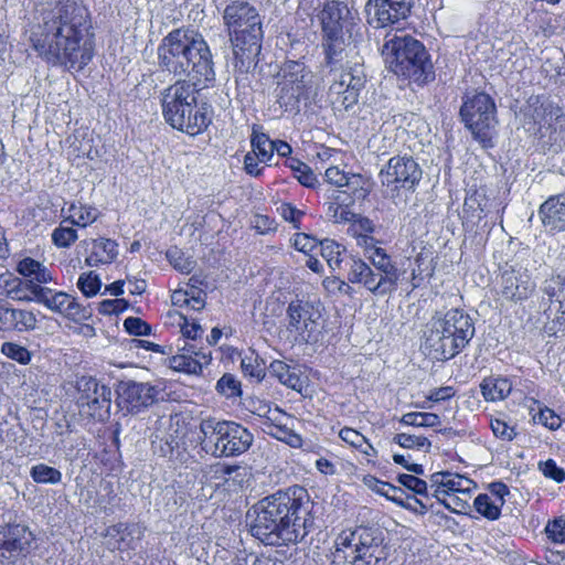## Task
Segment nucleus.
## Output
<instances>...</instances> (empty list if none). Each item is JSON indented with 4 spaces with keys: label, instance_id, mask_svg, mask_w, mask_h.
<instances>
[{
    "label": "nucleus",
    "instance_id": "20",
    "mask_svg": "<svg viewBox=\"0 0 565 565\" xmlns=\"http://www.w3.org/2000/svg\"><path fill=\"white\" fill-rule=\"evenodd\" d=\"M34 535L28 526L11 524L0 530V557L15 561L34 548Z\"/></svg>",
    "mask_w": 565,
    "mask_h": 565
},
{
    "label": "nucleus",
    "instance_id": "31",
    "mask_svg": "<svg viewBox=\"0 0 565 565\" xmlns=\"http://www.w3.org/2000/svg\"><path fill=\"white\" fill-rule=\"evenodd\" d=\"M268 372L282 385L297 392H301L305 386L302 366L299 364H288L284 361L275 360L270 363Z\"/></svg>",
    "mask_w": 565,
    "mask_h": 565
},
{
    "label": "nucleus",
    "instance_id": "34",
    "mask_svg": "<svg viewBox=\"0 0 565 565\" xmlns=\"http://www.w3.org/2000/svg\"><path fill=\"white\" fill-rule=\"evenodd\" d=\"M525 124H533L540 131L553 117V108L551 104L541 100L539 96L531 97L524 110Z\"/></svg>",
    "mask_w": 565,
    "mask_h": 565
},
{
    "label": "nucleus",
    "instance_id": "40",
    "mask_svg": "<svg viewBox=\"0 0 565 565\" xmlns=\"http://www.w3.org/2000/svg\"><path fill=\"white\" fill-rule=\"evenodd\" d=\"M68 212L71 213L67 217L70 218V224L79 227H86L94 223L99 215L96 207L82 203H72L68 207Z\"/></svg>",
    "mask_w": 565,
    "mask_h": 565
},
{
    "label": "nucleus",
    "instance_id": "51",
    "mask_svg": "<svg viewBox=\"0 0 565 565\" xmlns=\"http://www.w3.org/2000/svg\"><path fill=\"white\" fill-rule=\"evenodd\" d=\"M160 425L166 427L167 430L161 435L164 439L173 440L180 448L181 439L184 436V426L181 424L179 416H170L167 420H161Z\"/></svg>",
    "mask_w": 565,
    "mask_h": 565
},
{
    "label": "nucleus",
    "instance_id": "3",
    "mask_svg": "<svg viewBox=\"0 0 565 565\" xmlns=\"http://www.w3.org/2000/svg\"><path fill=\"white\" fill-rule=\"evenodd\" d=\"M201 89L184 81H177L164 88L161 108L166 122L189 136L202 134L212 122V116L206 104H198Z\"/></svg>",
    "mask_w": 565,
    "mask_h": 565
},
{
    "label": "nucleus",
    "instance_id": "6",
    "mask_svg": "<svg viewBox=\"0 0 565 565\" xmlns=\"http://www.w3.org/2000/svg\"><path fill=\"white\" fill-rule=\"evenodd\" d=\"M382 55L397 76L424 86L435 79L434 65L424 44L407 34L387 33Z\"/></svg>",
    "mask_w": 565,
    "mask_h": 565
},
{
    "label": "nucleus",
    "instance_id": "17",
    "mask_svg": "<svg viewBox=\"0 0 565 565\" xmlns=\"http://www.w3.org/2000/svg\"><path fill=\"white\" fill-rule=\"evenodd\" d=\"M77 405L82 414L93 419L105 420L111 406V390L94 377H81L77 381Z\"/></svg>",
    "mask_w": 565,
    "mask_h": 565
},
{
    "label": "nucleus",
    "instance_id": "22",
    "mask_svg": "<svg viewBox=\"0 0 565 565\" xmlns=\"http://www.w3.org/2000/svg\"><path fill=\"white\" fill-rule=\"evenodd\" d=\"M369 23L375 28H385L405 20L412 8L411 0H369Z\"/></svg>",
    "mask_w": 565,
    "mask_h": 565
},
{
    "label": "nucleus",
    "instance_id": "55",
    "mask_svg": "<svg viewBox=\"0 0 565 565\" xmlns=\"http://www.w3.org/2000/svg\"><path fill=\"white\" fill-rule=\"evenodd\" d=\"M544 533L552 543L565 544V516L550 520L544 527Z\"/></svg>",
    "mask_w": 565,
    "mask_h": 565
},
{
    "label": "nucleus",
    "instance_id": "30",
    "mask_svg": "<svg viewBox=\"0 0 565 565\" xmlns=\"http://www.w3.org/2000/svg\"><path fill=\"white\" fill-rule=\"evenodd\" d=\"M539 214L548 231H565V195L548 198L541 205Z\"/></svg>",
    "mask_w": 565,
    "mask_h": 565
},
{
    "label": "nucleus",
    "instance_id": "61",
    "mask_svg": "<svg viewBox=\"0 0 565 565\" xmlns=\"http://www.w3.org/2000/svg\"><path fill=\"white\" fill-rule=\"evenodd\" d=\"M180 319H182L180 328L182 335L185 338L184 342H188L186 340L196 341L202 338L204 331L200 323L194 320L189 321V319L182 315L180 316Z\"/></svg>",
    "mask_w": 565,
    "mask_h": 565
},
{
    "label": "nucleus",
    "instance_id": "16",
    "mask_svg": "<svg viewBox=\"0 0 565 565\" xmlns=\"http://www.w3.org/2000/svg\"><path fill=\"white\" fill-rule=\"evenodd\" d=\"M192 30L177 29L166 35L158 46V62L163 72L177 77L184 75L186 54L191 55Z\"/></svg>",
    "mask_w": 565,
    "mask_h": 565
},
{
    "label": "nucleus",
    "instance_id": "15",
    "mask_svg": "<svg viewBox=\"0 0 565 565\" xmlns=\"http://www.w3.org/2000/svg\"><path fill=\"white\" fill-rule=\"evenodd\" d=\"M321 303L305 299H295L286 310V330L294 342H308L317 331L321 319Z\"/></svg>",
    "mask_w": 565,
    "mask_h": 565
},
{
    "label": "nucleus",
    "instance_id": "43",
    "mask_svg": "<svg viewBox=\"0 0 565 565\" xmlns=\"http://www.w3.org/2000/svg\"><path fill=\"white\" fill-rule=\"evenodd\" d=\"M534 404L537 406V411L535 412V408L531 407L530 412L535 424H540L551 430H555L561 426V417L553 409L542 406L537 401H534Z\"/></svg>",
    "mask_w": 565,
    "mask_h": 565
},
{
    "label": "nucleus",
    "instance_id": "35",
    "mask_svg": "<svg viewBox=\"0 0 565 565\" xmlns=\"http://www.w3.org/2000/svg\"><path fill=\"white\" fill-rule=\"evenodd\" d=\"M480 391L487 402H499L510 395L512 383L508 377L487 376L480 383Z\"/></svg>",
    "mask_w": 565,
    "mask_h": 565
},
{
    "label": "nucleus",
    "instance_id": "49",
    "mask_svg": "<svg viewBox=\"0 0 565 565\" xmlns=\"http://www.w3.org/2000/svg\"><path fill=\"white\" fill-rule=\"evenodd\" d=\"M469 498L470 497L461 495L459 492H449L447 494L440 495L439 498H436V500L447 510L460 514L466 513V511L470 508L468 502Z\"/></svg>",
    "mask_w": 565,
    "mask_h": 565
},
{
    "label": "nucleus",
    "instance_id": "5",
    "mask_svg": "<svg viewBox=\"0 0 565 565\" xmlns=\"http://www.w3.org/2000/svg\"><path fill=\"white\" fill-rule=\"evenodd\" d=\"M473 335L471 317L462 309H450L433 317L424 348L433 359L447 361L459 354Z\"/></svg>",
    "mask_w": 565,
    "mask_h": 565
},
{
    "label": "nucleus",
    "instance_id": "26",
    "mask_svg": "<svg viewBox=\"0 0 565 565\" xmlns=\"http://www.w3.org/2000/svg\"><path fill=\"white\" fill-rule=\"evenodd\" d=\"M145 535V527L140 523L119 522L106 529L107 545L120 552L136 550Z\"/></svg>",
    "mask_w": 565,
    "mask_h": 565
},
{
    "label": "nucleus",
    "instance_id": "10",
    "mask_svg": "<svg viewBox=\"0 0 565 565\" xmlns=\"http://www.w3.org/2000/svg\"><path fill=\"white\" fill-rule=\"evenodd\" d=\"M313 73L303 61H286L279 72L277 103L285 111L297 114L310 97Z\"/></svg>",
    "mask_w": 565,
    "mask_h": 565
},
{
    "label": "nucleus",
    "instance_id": "21",
    "mask_svg": "<svg viewBox=\"0 0 565 565\" xmlns=\"http://www.w3.org/2000/svg\"><path fill=\"white\" fill-rule=\"evenodd\" d=\"M117 394L118 406L121 409L127 413H139L157 401L159 391L149 383L122 382Z\"/></svg>",
    "mask_w": 565,
    "mask_h": 565
},
{
    "label": "nucleus",
    "instance_id": "9",
    "mask_svg": "<svg viewBox=\"0 0 565 565\" xmlns=\"http://www.w3.org/2000/svg\"><path fill=\"white\" fill-rule=\"evenodd\" d=\"M349 13L348 7L339 1L328 2L320 13L324 53L321 64L322 72L342 68L343 61L348 57L343 29L348 23Z\"/></svg>",
    "mask_w": 565,
    "mask_h": 565
},
{
    "label": "nucleus",
    "instance_id": "36",
    "mask_svg": "<svg viewBox=\"0 0 565 565\" xmlns=\"http://www.w3.org/2000/svg\"><path fill=\"white\" fill-rule=\"evenodd\" d=\"M7 288V296L13 300L24 302H35L34 288H44L36 282L24 281L18 277L8 278L4 280Z\"/></svg>",
    "mask_w": 565,
    "mask_h": 565
},
{
    "label": "nucleus",
    "instance_id": "7",
    "mask_svg": "<svg viewBox=\"0 0 565 565\" xmlns=\"http://www.w3.org/2000/svg\"><path fill=\"white\" fill-rule=\"evenodd\" d=\"M384 533L377 527H359L335 541L332 565H376L386 557Z\"/></svg>",
    "mask_w": 565,
    "mask_h": 565
},
{
    "label": "nucleus",
    "instance_id": "45",
    "mask_svg": "<svg viewBox=\"0 0 565 565\" xmlns=\"http://www.w3.org/2000/svg\"><path fill=\"white\" fill-rule=\"evenodd\" d=\"M30 476L36 483L57 484L62 480V472L45 463H38L31 467Z\"/></svg>",
    "mask_w": 565,
    "mask_h": 565
},
{
    "label": "nucleus",
    "instance_id": "53",
    "mask_svg": "<svg viewBox=\"0 0 565 565\" xmlns=\"http://www.w3.org/2000/svg\"><path fill=\"white\" fill-rule=\"evenodd\" d=\"M77 288L86 297H93L97 295L102 288L99 276L94 271L83 273L78 277Z\"/></svg>",
    "mask_w": 565,
    "mask_h": 565
},
{
    "label": "nucleus",
    "instance_id": "54",
    "mask_svg": "<svg viewBox=\"0 0 565 565\" xmlns=\"http://www.w3.org/2000/svg\"><path fill=\"white\" fill-rule=\"evenodd\" d=\"M397 481L408 490L413 491L415 494H418L426 500L429 498L427 482L423 479H419L417 476L401 473L397 476Z\"/></svg>",
    "mask_w": 565,
    "mask_h": 565
},
{
    "label": "nucleus",
    "instance_id": "2",
    "mask_svg": "<svg viewBox=\"0 0 565 565\" xmlns=\"http://www.w3.org/2000/svg\"><path fill=\"white\" fill-rule=\"evenodd\" d=\"M250 534L265 545L289 546L302 541L312 525L311 501L300 486L279 490L247 513Z\"/></svg>",
    "mask_w": 565,
    "mask_h": 565
},
{
    "label": "nucleus",
    "instance_id": "32",
    "mask_svg": "<svg viewBox=\"0 0 565 565\" xmlns=\"http://www.w3.org/2000/svg\"><path fill=\"white\" fill-rule=\"evenodd\" d=\"M17 271L25 278L24 281L36 282L40 286L55 282L52 271L43 263L31 257L19 260Z\"/></svg>",
    "mask_w": 565,
    "mask_h": 565
},
{
    "label": "nucleus",
    "instance_id": "42",
    "mask_svg": "<svg viewBox=\"0 0 565 565\" xmlns=\"http://www.w3.org/2000/svg\"><path fill=\"white\" fill-rule=\"evenodd\" d=\"M476 511L489 521L500 519L502 505L495 500L488 497V494L480 493L473 500Z\"/></svg>",
    "mask_w": 565,
    "mask_h": 565
},
{
    "label": "nucleus",
    "instance_id": "33",
    "mask_svg": "<svg viewBox=\"0 0 565 565\" xmlns=\"http://www.w3.org/2000/svg\"><path fill=\"white\" fill-rule=\"evenodd\" d=\"M337 72H340V79L334 81L330 85L331 94H340L343 87H348L356 92H361L363 89L365 85V76L360 67L355 66L354 68L350 67L349 70H347L345 66L343 65L342 68L332 72H329V70H327L326 72L321 71L323 75H329Z\"/></svg>",
    "mask_w": 565,
    "mask_h": 565
},
{
    "label": "nucleus",
    "instance_id": "57",
    "mask_svg": "<svg viewBox=\"0 0 565 565\" xmlns=\"http://www.w3.org/2000/svg\"><path fill=\"white\" fill-rule=\"evenodd\" d=\"M216 390L226 398H234L241 395V382L232 374H224L216 383Z\"/></svg>",
    "mask_w": 565,
    "mask_h": 565
},
{
    "label": "nucleus",
    "instance_id": "59",
    "mask_svg": "<svg viewBox=\"0 0 565 565\" xmlns=\"http://www.w3.org/2000/svg\"><path fill=\"white\" fill-rule=\"evenodd\" d=\"M156 452L162 457L173 458L175 454H179V447L173 440H168L161 437L160 433L156 434V438L152 440Z\"/></svg>",
    "mask_w": 565,
    "mask_h": 565
},
{
    "label": "nucleus",
    "instance_id": "62",
    "mask_svg": "<svg viewBox=\"0 0 565 565\" xmlns=\"http://www.w3.org/2000/svg\"><path fill=\"white\" fill-rule=\"evenodd\" d=\"M125 330L131 335H148L151 327L140 318L128 317L124 321Z\"/></svg>",
    "mask_w": 565,
    "mask_h": 565
},
{
    "label": "nucleus",
    "instance_id": "1",
    "mask_svg": "<svg viewBox=\"0 0 565 565\" xmlns=\"http://www.w3.org/2000/svg\"><path fill=\"white\" fill-rule=\"evenodd\" d=\"M26 34L38 56L52 67L79 72L93 60V22L79 0H40Z\"/></svg>",
    "mask_w": 565,
    "mask_h": 565
},
{
    "label": "nucleus",
    "instance_id": "64",
    "mask_svg": "<svg viewBox=\"0 0 565 565\" xmlns=\"http://www.w3.org/2000/svg\"><path fill=\"white\" fill-rule=\"evenodd\" d=\"M129 303L122 298L105 299L99 302L98 311L102 315H117L125 311Z\"/></svg>",
    "mask_w": 565,
    "mask_h": 565
},
{
    "label": "nucleus",
    "instance_id": "56",
    "mask_svg": "<svg viewBox=\"0 0 565 565\" xmlns=\"http://www.w3.org/2000/svg\"><path fill=\"white\" fill-rule=\"evenodd\" d=\"M1 353L20 364L25 365L31 361L30 351L14 342H3L1 345Z\"/></svg>",
    "mask_w": 565,
    "mask_h": 565
},
{
    "label": "nucleus",
    "instance_id": "41",
    "mask_svg": "<svg viewBox=\"0 0 565 565\" xmlns=\"http://www.w3.org/2000/svg\"><path fill=\"white\" fill-rule=\"evenodd\" d=\"M253 151L260 162H268L273 158L274 140H270L268 135L258 130L257 127H253V134L250 138Z\"/></svg>",
    "mask_w": 565,
    "mask_h": 565
},
{
    "label": "nucleus",
    "instance_id": "58",
    "mask_svg": "<svg viewBox=\"0 0 565 565\" xmlns=\"http://www.w3.org/2000/svg\"><path fill=\"white\" fill-rule=\"evenodd\" d=\"M490 428L497 438L505 441H511L516 436L515 427L501 418H492L490 420Z\"/></svg>",
    "mask_w": 565,
    "mask_h": 565
},
{
    "label": "nucleus",
    "instance_id": "63",
    "mask_svg": "<svg viewBox=\"0 0 565 565\" xmlns=\"http://www.w3.org/2000/svg\"><path fill=\"white\" fill-rule=\"evenodd\" d=\"M279 215L287 222L291 223L294 227L299 228L303 212L298 210L290 203H282L277 207Z\"/></svg>",
    "mask_w": 565,
    "mask_h": 565
},
{
    "label": "nucleus",
    "instance_id": "12",
    "mask_svg": "<svg viewBox=\"0 0 565 565\" xmlns=\"http://www.w3.org/2000/svg\"><path fill=\"white\" fill-rule=\"evenodd\" d=\"M535 288L536 284L526 268L507 264L494 285L495 301L502 307L521 303L533 295Z\"/></svg>",
    "mask_w": 565,
    "mask_h": 565
},
{
    "label": "nucleus",
    "instance_id": "4",
    "mask_svg": "<svg viewBox=\"0 0 565 565\" xmlns=\"http://www.w3.org/2000/svg\"><path fill=\"white\" fill-rule=\"evenodd\" d=\"M223 22L230 35L236 66L249 67L256 63L264 38L257 9L247 1H232L223 11Z\"/></svg>",
    "mask_w": 565,
    "mask_h": 565
},
{
    "label": "nucleus",
    "instance_id": "47",
    "mask_svg": "<svg viewBox=\"0 0 565 565\" xmlns=\"http://www.w3.org/2000/svg\"><path fill=\"white\" fill-rule=\"evenodd\" d=\"M401 424L414 427H436L440 425V417L435 413H406L401 419Z\"/></svg>",
    "mask_w": 565,
    "mask_h": 565
},
{
    "label": "nucleus",
    "instance_id": "50",
    "mask_svg": "<svg viewBox=\"0 0 565 565\" xmlns=\"http://www.w3.org/2000/svg\"><path fill=\"white\" fill-rule=\"evenodd\" d=\"M167 258L174 269L182 274H189L194 268L195 262L186 257L178 247H171L167 250Z\"/></svg>",
    "mask_w": 565,
    "mask_h": 565
},
{
    "label": "nucleus",
    "instance_id": "48",
    "mask_svg": "<svg viewBox=\"0 0 565 565\" xmlns=\"http://www.w3.org/2000/svg\"><path fill=\"white\" fill-rule=\"evenodd\" d=\"M393 440L403 448L416 449L424 452H428L431 447V443L429 441L428 438L407 433L396 434Z\"/></svg>",
    "mask_w": 565,
    "mask_h": 565
},
{
    "label": "nucleus",
    "instance_id": "37",
    "mask_svg": "<svg viewBox=\"0 0 565 565\" xmlns=\"http://www.w3.org/2000/svg\"><path fill=\"white\" fill-rule=\"evenodd\" d=\"M271 412L268 408L264 414L267 419L270 420V424L267 425V433L277 440L285 443L292 448H300L302 445L301 436L295 433L292 429H289L285 424H276L275 422L277 420V417H271L268 415Z\"/></svg>",
    "mask_w": 565,
    "mask_h": 565
},
{
    "label": "nucleus",
    "instance_id": "25",
    "mask_svg": "<svg viewBox=\"0 0 565 565\" xmlns=\"http://www.w3.org/2000/svg\"><path fill=\"white\" fill-rule=\"evenodd\" d=\"M369 237H364L366 257L374 267L373 269L391 292L397 289L402 273L392 260L391 256L382 247L367 244Z\"/></svg>",
    "mask_w": 565,
    "mask_h": 565
},
{
    "label": "nucleus",
    "instance_id": "8",
    "mask_svg": "<svg viewBox=\"0 0 565 565\" xmlns=\"http://www.w3.org/2000/svg\"><path fill=\"white\" fill-rule=\"evenodd\" d=\"M199 438L202 450L215 458L239 456L254 440L253 434L243 425L211 417L200 423Z\"/></svg>",
    "mask_w": 565,
    "mask_h": 565
},
{
    "label": "nucleus",
    "instance_id": "19",
    "mask_svg": "<svg viewBox=\"0 0 565 565\" xmlns=\"http://www.w3.org/2000/svg\"><path fill=\"white\" fill-rule=\"evenodd\" d=\"M33 291L35 303L45 307L53 313L75 322L87 320L90 317V312L65 291L46 286L44 288H34Z\"/></svg>",
    "mask_w": 565,
    "mask_h": 565
},
{
    "label": "nucleus",
    "instance_id": "52",
    "mask_svg": "<svg viewBox=\"0 0 565 565\" xmlns=\"http://www.w3.org/2000/svg\"><path fill=\"white\" fill-rule=\"evenodd\" d=\"M242 369L245 374L262 380L265 376V367L263 361L254 351H249L242 358Z\"/></svg>",
    "mask_w": 565,
    "mask_h": 565
},
{
    "label": "nucleus",
    "instance_id": "24",
    "mask_svg": "<svg viewBox=\"0 0 565 565\" xmlns=\"http://www.w3.org/2000/svg\"><path fill=\"white\" fill-rule=\"evenodd\" d=\"M347 278L351 284L362 286L374 296L392 294L391 290L382 284L375 270L364 260L356 257H349L347 260Z\"/></svg>",
    "mask_w": 565,
    "mask_h": 565
},
{
    "label": "nucleus",
    "instance_id": "18",
    "mask_svg": "<svg viewBox=\"0 0 565 565\" xmlns=\"http://www.w3.org/2000/svg\"><path fill=\"white\" fill-rule=\"evenodd\" d=\"M422 177L419 164L409 156L392 157L380 171L382 185L392 192L401 189L414 191Z\"/></svg>",
    "mask_w": 565,
    "mask_h": 565
},
{
    "label": "nucleus",
    "instance_id": "28",
    "mask_svg": "<svg viewBox=\"0 0 565 565\" xmlns=\"http://www.w3.org/2000/svg\"><path fill=\"white\" fill-rule=\"evenodd\" d=\"M38 317L33 310L8 306L0 307V329L19 333L30 332L38 328Z\"/></svg>",
    "mask_w": 565,
    "mask_h": 565
},
{
    "label": "nucleus",
    "instance_id": "44",
    "mask_svg": "<svg viewBox=\"0 0 565 565\" xmlns=\"http://www.w3.org/2000/svg\"><path fill=\"white\" fill-rule=\"evenodd\" d=\"M343 188H347L344 191L353 202L364 200L370 193L369 182L362 174L349 173Z\"/></svg>",
    "mask_w": 565,
    "mask_h": 565
},
{
    "label": "nucleus",
    "instance_id": "39",
    "mask_svg": "<svg viewBox=\"0 0 565 565\" xmlns=\"http://www.w3.org/2000/svg\"><path fill=\"white\" fill-rule=\"evenodd\" d=\"M320 254L333 271L340 269L342 265L347 267V260L350 257L345 254L344 247L330 239L320 243Z\"/></svg>",
    "mask_w": 565,
    "mask_h": 565
},
{
    "label": "nucleus",
    "instance_id": "14",
    "mask_svg": "<svg viewBox=\"0 0 565 565\" xmlns=\"http://www.w3.org/2000/svg\"><path fill=\"white\" fill-rule=\"evenodd\" d=\"M189 49H191V55L186 54L184 75L179 81L189 82L199 88H206L215 79L210 46L201 34L193 32Z\"/></svg>",
    "mask_w": 565,
    "mask_h": 565
},
{
    "label": "nucleus",
    "instance_id": "11",
    "mask_svg": "<svg viewBox=\"0 0 565 565\" xmlns=\"http://www.w3.org/2000/svg\"><path fill=\"white\" fill-rule=\"evenodd\" d=\"M460 116L473 137L486 143L490 139V129L495 124V104L486 93L473 92L463 96Z\"/></svg>",
    "mask_w": 565,
    "mask_h": 565
},
{
    "label": "nucleus",
    "instance_id": "23",
    "mask_svg": "<svg viewBox=\"0 0 565 565\" xmlns=\"http://www.w3.org/2000/svg\"><path fill=\"white\" fill-rule=\"evenodd\" d=\"M211 360V350L199 347L196 343L184 342L183 347L179 348V352L170 358L169 365L177 372L199 375Z\"/></svg>",
    "mask_w": 565,
    "mask_h": 565
},
{
    "label": "nucleus",
    "instance_id": "27",
    "mask_svg": "<svg viewBox=\"0 0 565 565\" xmlns=\"http://www.w3.org/2000/svg\"><path fill=\"white\" fill-rule=\"evenodd\" d=\"M429 482V489L434 498H439L449 492H459L463 497H470L471 491L477 488L476 482L470 478L449 471L433 473Z\"/></svg>",
    "mask_w": 565,
    "mask_h": 565
},
{
    "label": "nucleus",
    "instance_id": "60",
    "mask_svg": "<svg viewBox=\"0 0 565 565\" xmlns=\"http://www.w3.org/2000/svg\"><path fill=\"white\" fill-rule=\"evenodd\" d=\"M539 470L543 473L544 477L552 479L556 482H562L565 480V470L558 467L555 460L553 459L540 461Z\"/></svg>",
    "mask_w": 565,
    "mask_h": 565
},
{
    "label": "nucleus",
    "instance_id": "13",
    "mask_svg": "<svg viewBox=\"0 0 565 565\" xmlns=\"http://www.w3.org/2000/svg\"><path fill=\"white\" fill-rule=\"evenodd\" d=\"M540 302L544 331L555 335L565 330V276H552L544 281Z\"/></svg>",
    "mask_w": 565,
    "mask_h": 565
},
{
    "label": "nucleus",
    "instance_id": "29",
    "mask_svg": "<svg viewBox=\"0 0 565 565\" xmlns=\"http://www.w3.org/2000/svg\"><path fill=\"white\" fill-rule=\"evenodd\" d=\"M83 243L87 246L85 264L89 267L111 264L118 256V244L114 239L99 237Z\"/></svg>",
    "mask_w": 565,
    "mask_h": 565
},
{
    "label": "nucleus",
    "instance_id": "38",
    "mask_svg": "<svg viewBox=\"0 0 565 565\" xmlns=\"http://www.w3.org/2000/svg\"><path fill=\"white\" fill-rule=\"evenodd\" d=\"M363 483L372 491L385 497L386 499L404 505L403 497L404 491L402 488L396 487L390 482L382 481L374 476L367 475L363 478Z\"/></svg>",
    "mask_w": 565,
    "mask_h": 565
},
{
    "label": "nucleus",
    "instance_id": "46",
    "mask_svg": "<svg viewBox=\"0 0 565 565\" xmlns=\"http://www.w3.org/2000/svg\"><path fill=\"white\" fill-rule=\"evenodd\" d=\"M70 224V218H64L52 232V242L58 248H67L77 239V232Z\"/></svg>",
    "mask_w": 565,
    "mask_h": 565
}]
</instances>
